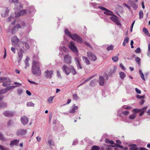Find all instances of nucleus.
Listing matches in <instances>:
<instances>
[{
    "mask_svg": "<svg viewBox=\"0 0 150 150\" xmlns=\"http://www.w3.org/2000/svg\"><path fill=\"white\" fill-rule=\"evenodd\" d=\"M123 6H126L129 9H130V8L129 6L125 3L123 4Z\"/></svg>",
    "mask_w": 150,
    "mask_h": 150,
    "instance_id": "69168bd1",
    "label": "nucleus"
},
{
    "mask_svg": "<svg viewBox=\"0 0 150 150\" xmlns=\"http://www.w3.org/2000/svg\"><path fill=\"white\" fill-rule=\"evenodd\" d=\"M120 66L123 70H125V67L122 63L120 64Z\"/></svg>",
    "mask_w": 150,
    "mask_h": 150,
    "instance_id": "0e129e2a",
    "label": "nucleus"
},
{
    "mask_svg": "<svg viewBox=\"0 0 150 150\" xmlns=\"http://www.w3.org/2000/svg\"><path fill=\"white\" fill-rule=\"evenodd\" d=\"M13 83L14 84L16 85L17 86H11L10 87H11V89L15 87H16V86H19L20 85H21V84H20V83H17V82H14Z\"/></svg>",
    "mask_w": 150,
    "mask_h": 150,
    "instance_id": "a18cd8bd",
    "label": "nucleus"
},
{
    "mask_svg": "<svg viewBox=\"0 0 150 150\" xmlns=\"http://www.w3.org/2000/svg\"><path fill=\"white\" fill-rule=\"evenodd\" d=\"M136 97L139 99H143L145 98L144 96H140V95H137L136 96Z\"/></svg>",
    "mask_w": 150,
    "mask_h": 150,
    "instance_id": "6e6d98bb",
    "label": "nucleus"
},
{
    "mask_svg": "<svg viewBox=\"0 0 150 150\" xmlns=\"http://www.w3.org/2000/svg\"><path fill=\"white\" fill-rule=\"evenodd\" d=\"M114 48V46L113 45H111L110 46H108L106 49L108 51L112 50Z\"/></svg>",
    "mask_w": 150,
    "mask_h": 150,
    "instance_id": "4c0bfd02",
    "label": "nucleus"
},
{
    "mask_svg": "<svg viewBox=\"0 0 150 150\" xmlns=\"http://www.w3.org/2000/svg\"><path fill=\"white\" fill-rule=\"evenodd\" d=\"M119 75H120V77L122 79H123L126 77V74L123 72H120L119 73Z\"/></svg>",
    "mask_w": 150,
    "mask_h": 150,
    "instance_id": "c756f323",
    "label": "nucleus"
},
{
    "mask_svg": "<svg viewBox=\"0 0 150 150\" xmlns=\"http://www.w3.org/2000/svg\"><path fill=\"white\" fill-rule=\"evenodd\" d=\"M73 97L74 99L75 100H77L79 99V98L76 94H74L73 95Z\"/></svg>",
    "mask_w": 150,
    "mask_h": 150,
    "instance_id": "3c124183",
    "label": "nucleus"
},
{
    "mask_svg": "<svg viewBox=\"0 0 150 150\" xmlns=\"http://www.w3.org/2000/svg\"><path fill=\"white\" fill-rule=\"evenodd\" d=\"M26 13V11L25 10H23L19 12H15V15L16 17H18L21 16L23 15Z\"/></svg>",
    "mask_w": 150,
    "mask_h": 150,
    "instance_id": "2eb2a0df",
    "label": "nucleus"
},
{
    "mask_svg": "<svg viewBox=\"0 0 150 150\" xmlns=\"http://www.w3.org/2000/svg\"><path fill=\"white\" fill-rule=\"evenodd\" d=\"M74 60L76 64L77 68L78 69H82V67L80 64L79 61L76 58H74Z\"/></svg>",
    "mask_w": 150,
    "mask_h": 150,
    "instance_id": "4be33fe9",
    "label": "nucleus"
},
{
    "mask_svg": "<svg viewBox=\"0 0 150 150\" xmlns=\"http://www.w3.org/2000/svg\"><path fill=\"white\" fill-rule=\"evenodd\" d=\"M99 84L100 86H103L104 83V80L103 77L100 76L99 77Z\"/></svg>",
    "mask_w": 150,
    "mask_h": 150,
    "instance_id": "5701e85b",
    "label": "nucleus"
},
{
    "mask_svg": "<svg viewBox=\"0 0 150 150\" xmlns=\"http://www.w3.org/2000/svg\"><path fill=\"white\" fill-rule=\"evenodd\" d=\"M20 120L21 123L23 125H25L28 124V118L24 116H22Z\"/></svg>",
    "mask_w": 150,
    "mask_h": 150,
    "instance_id": "ddd939ff",
    "label": "nucleus"
},
{
    "mask_svg": "<svg viewBox=\"0 0 150 150\" xmlns=\"http://www.w3.org/2000/svg\"><path fill=\"white\" fill-rule=\"evenodd\" d=\"M40 63L38 61V58L34 56L32 63V67H40Z\"/></svg>",
    "mask_w": 150,
    "mask_h": 150,
    "instance_id": "f257e3e1",
    "label": "nucleus"
},
{
    "mask_svg": "<svg viewBox=\"0 0 150 150\" xmlns=\"http://www.w3.org/2000/svg\"><path fill=\"white\" fill-rule=\"evenodd\" d=\"M70 73L71 72L72 74L74 75L76 74V71L73 66H70Z\"/></svg>",
    "mask_w": 150,
    "mask_h": 150,
    "instance_id": "393cba45",
    "label": "nucleus"
},
{
    "mask_svg": "<svg viewBox=\"0 0 150 150\" xmlns=\"http://www.w3.org/2000/svg\"><path fill=\"white\" fill-rule=\"evenodd\" d=\"M64 62L67 64H70L71 63V57L68 54L65 55L64 57Z\"/></svg>",
    "mask_w": 150,
    "mask_h": 150,
    "instance_id": "0eeeda50",
    "label": "nucleus"
},
{
    "mask_svg": "<svg viewBox=\"0 0 150 150\" xmlns=\"http://www.w3.org/2000/svg\"><path fill=\"white\" fill-rule=\"evenodd\" d=\"M111 146H112V147H114L115 146H117V147L123 149V147L122 146H121L120 144H115V146L114 145H112Z\"/></svg>",
    "mask_w": 150,
    "mask_h": 150,
    "instance_id": "864d4df0",
    "label": "nucleus"
},
{
    "mask_svg": "<svg viewBox=\"0 0 150 150\" xmlns=\"http://www.w3.org/2000/svg\"><path fill=\"white\" fill-rule=\"evenodd\" d=\"M0 140L2 141H4L5 140L3 136L0 133Z\"/></svg>",
    "mask_w": 150,
    "mask_h": 150,
    "instance_id": "13d9d810",
    "label": "nucleus"
},
{
    "mask_svg": "<svg viewBox=\"0 0 150 150\" xmlns=\"http://www.w3.org/2000/svg\"><path fill=\"white\" fill-rule=\"evenodd\" d=\"M130 150H148L147 149L143 147H137V145L134 144H132L130 145Z\"/></svg>",
    "mask_w": 150,
    "mask_h": 150,
    "instance_id": "6e6552de",
    "label": "nucleus"
},
{
    "mask_svg": "<svg viewBox=\"0 0 150 150\" xmlns=\"http://www.w3.org/2000/svg\"><path fill=\"white\" fill-rule=\"evenodd\" d=\"M135 60L136 62L138 64H140V59L139 57H135Z\"/></svg>",
    "mask_w": 150,
    "mask_h": 150,
    "instance_id": "49530a36",
    "label": "nucleus"
},
{
    "mask_svg": "<svg viewBox=\"0 0 150 150\" xmlns=\"http://www.w3.org/2000/svg\"><path fill=\"white\" fill-rule=\"evenodd\" d=\"M135 51L137 53H140L141 52V50L140 48L138 47L137 48V49Z\"/></svg>",
    "mask_w": 150,
    "mask_h": 150,
    "instance_id": "052dcab7",
    "label": "nucleus"
},
{
    "mask_svg": "<svg viewBox=\"0 0 150 150\" xmlns=\"http://www.w3.org/2000/svg\"><path fill=\"white\" fill-rule=\"evenodd\" d=\"M139 74H140V76H141V77L142 78L144 81H145V78H144V75L143 73L142 72V71L140 69L139 70Z\"/></svg>",
    "mask_w": 150,
    "mask_h": 150,
    "instance_id": "79ce46f5",
    "label": "nucleus"
},
{
    "mask_svg": "<svg viewBox=\"0 0 150 150\" xmlns=\"http://www.w3.org/2000/svg\"><path fill=\"white\" fill-rule=\"evenodd\" d=\"M72 39L74 40H76L78 43H81L83 42L82 39L76 34L72 35Z\"/></svg>",
    "mask_w": 150,
    "mask_h": 150,
    "instance_id": "423d86ee",
    "label": "nucleus"
},
{
    "mask_svg": "<svg viewBox=\"0 0 150 150\" xmlns=\"http://www.w3.org/2000/svg\"><path fill=\"white\" fill-rule=\"evenodd\" d=\"M87 56L91 61L95 62L97 59V58L93 53L90 51H88L87 53Z\"/></svg>",
    "mask_w": 150,
    "mask_h": 150,
    "instance_id": "39448f33",
    "label": "nucleus"
},
{
    "mask_svg": "<svg viewBox=\"0 0 150 150\" xmlns=\"http://www.w3.org/2000/svg\"><path fill=\"white\" fill-rule=\"evenodd\" d=\"M78 108V107L74 105L71 107L69 112L70 113H74L76 112V110H77Z\"/></svg>",
    "mask_w": 150,
    "mask_h": 150,
    "instance_id": "412c9836",
    "label": "nucleus"
},
{
    "mask_svg": "<svg viewBox=\"0 0 150 150\" xmlns=\"http://www.w3.org/2000/svg\"><path fill=\"white\" fill-rule=\"evenodd\" d=\"M36 139L38 142H40L41 140V138L40 137L38 136L36 137Z\"/></svg>",
    "mask_w": 150,
    "mask_h": 150,
    "instance_id": "774afa93",
    "label": "nucleus"
},
{
    "mask_svg": "<svg viewBox=\"0 0 150 150\" xmlns=\"http://www.w3.org/2000/svg\"><path fill=\"white\" fill-rule=\"evenodd\" d=\"M122 114L124 115H127L129 114V112L128 111H122Z\"/></svg>",
    "mask_w": 150,
    "mask_h": 150,
    "instance_id": "4d7b16f0",
    "label": "nucleus"
},
{
    "mask_svg": "<svg viewBox=\"0 0 150 150\" xmlns=\"http://www.w3.org/2000/svg\"><path fill=\"white\" fill-rule=\"evenodd\" d=\"M28 58H26L25 60V63L26 66V67H25V68L26 69L27 67H28L30 64L28 63Z\"/></svg>",
    "mask_w": 150,
    "mask_h": 150,
    "instance_id": "37998d69",
    "label": "nucleus"
},
{
    "mask_svg": "<svg viewBox=\"0 0 150 150\" xmlns=\"http://www.w3.org/2000/svg\"><path fill=\"white\" fill-rule=\"evenodd\" d=\"M17 92L18 94V95H21L22 93H23V90L21 89H19L17 90Z\"/></svg>",
    "mask_w": 150,
    "mask_h": 150,
    "instance_id": "603ef678",
    "label": "nucleus"
},
{
    "mask_svg": "<svg viewBox=\"0 0 150 150\" xmlns=\"http://www.w3.org/2000/svg\"><path fill=\"white\" fill-rule=\"evenodd\" d=\"M96 76V75H94L91 76L89 77L86 79L85 80V82L81 84L80 85V86L81 85H82L83 84H84L85 82H86L87 81H89L90 80H91V79H92L94 77H95Z\"/></svg>",
    "mask_w": 150,
    "mask_h": 150,
    "instance_id": "2f4dec72",
    "label": "nucleus"
},
{
    "mask_svg": "<svg viewBox=\"0 0 150 150\" xmlns=\"http://www.w3.org/2000/svg\"><path fill=\"white\" fill-rule=\"evenodd\" d=\"M35 104L32 102H28L27 104V105L28 106L30 107V106H33V107L34 105Z\"/></svg>",
    "mask_w": 150,
    "mask_h": 150,
    "instance_id": "de8ad7c7",
    "label": "nucleus"
},
{
    "mask_svg": "<svg viewBox=\"0 0 150 150\" xmlns=\"http://www.w3.org/2000/svg\"><path fill=\"white\" fill-rule=\"evenodd\" d=\"M135 90L136 93L139 94H140L141 93V91L137 88H135Z\"/></svg>",
    "mask_w": 150,
    "mask_h": 150,
    "instance_id": "680f3d73",
    "label": "nucleus"
},
{
    "mask_svg": "<svg viewBox=\"0 0 150 150\" xmlns=\"http://www.w3.org/2000/svg\"><path fill=\"white\" fill-rule=\"evenodd\" d=\"M54 96H50L48 98L47 101L49 103H52V101L54 99Z\"/></svg>",
    "mask_w": 150,
    "mask_h": 150,
    "instance_id": "e433bc0d",
    "label": "nucleus"
},
{
    "mask_svg": "<svg viewBox=\"0 0 150 150\" xmlns=\"http://www.w3.org/2000/svg\"><path fill=\"white\" fill-rule=\"evenodd\" d=\"M32 72L34 75L40 76L41 74L40 67H32Z\"/></svg>",
    "mask_w": 150,
    "mask_h": 150,
    "instance_id": "f03ea898",
    "label": "nucleus"
},
{
    "mask_svg": "<svg viewBox=\"0 0 150 150\" xmlns=\"http://www.w3.org/2000/svg\"><path fill=\"white\" fill-rule=\"evenodd\" d=\"M69 46L72 51L75 53H78V51L76 47L75 46V44L73 41H71L69 45Z\"/></svg>",
    "mask_w": 150,
    "mask_h": 150,
    "instance_id": "20e7f679",
    "label": "nucleus"
},
{
    "mask_svg": "<svg viewBox=\"0 0 150 150\" xmlns=\"http://www.w3.org/2000/svg\"><path fill=\"white\" fill-rule=\"evenodd\" d=\"M11 89V87H8L5 89L0 90V91L2 94L6 92L8 90H9Z\"/></svg>",
    "mask_w": 150,
    "mask_h": 150,
    "instance_id": "bb28decb",
    "label": "nucleus"
},
{
    "mask_svg": "<svg viewBox=\"0 0 150 150\" xmlns=\"http://www.w3.org/2000/svg\"><path fill=\"white\" fill-rule=\"evenodd\" d=\"M53 74V71L52 70L49 71L47 70L44 72V75L46 78L50 79L52 77V75Z\"/></svg>",
    "mask_w": 150,
    "mask_h": 150,
    "instance_id": "9d476101",
    "label": "nucleus"
},
{
    "mask_svg": "<svg viewBox=\"0 0 150 150\" xmlns=\"http://www.w3.org/2000/svg\"><path fill=\"white\" fill-rule=\"evenodd\" d=\"M3 82L2 85L4 86H7L10 85L11 81L8 78H2L1 79Z\"/></svg>",
    "mask_w": 150,
    "mask_h": 150,
    "instance_id": "7ed1b4c3",
    "label": "nucleus"
},
{
    "mask_svg": "<svg viewBox=\"0 0 150 150\" xmlns=\"http://www.w3.org/2000/svg\"><path fill=\"white\" fill-rule=\"evenodd\" d=\"M65 32L66 35L69 36L70 37H71L72 38V35H71L70 33L67 29H66L65 30Z\"/></svg>",
    "mask_w": 150,
    "mask_h": 150,
    "instance_id": "58836bf2",
    "label": "nucleus"
},
{
    "mask_svg": "<svg viewBox=\"0 0 150 150\" xmlns=\"http://www.w3.org/2000/svg\"><path fill=\"white\" fill-rule=\"evenodd\" d=\"M129 39V38L127 37L125 38L122 44L123 46H125L126 44L128 42Z\"/></svg>",
    "mask_w": 150,
    "mask_h": 150,
    "instance_id": "cd10ccee",
    "label": "nucleus"
},
{
    "mask_svg": "<svg viewBox=\"0 0 150 150\" xmlns=\"http://www.w3.org/2000/svg\"><path fill=\"white\" fill-rule=\"evenodd\" d=\"M118 57L117 56H114L112 57V59L113 61L117 62L118 60Z\"/></svg>",
    "mask_w": 150,
    "mask_h": 150,
    "instance_id": "09e8293b",
    "label": "nucleus"
},
{
    "mask_svg": "<svg viewBox=\"0 0 150 150\" xmlns=\"http://www.w3.org/2000/svg\"><path fill=\"white\" fill-rule=\"evenodd\" d=\"M142 111V109H137L136 108H134L133 110V112H135L136 113H138L139 112Z\"/></svg>",
    "mask_w": 150,
    "mask_h": 150,
    "instance_id": "8fccbe9b",
    "label": "nucleus"
},
{
    "mask_svg": "<svg viewBox=\"0 0 150 150\" xmlns=\"http://www.w3.org/2000/svg\"><path fill=\"white\" fill-rule=\"evenodd\" d=\"M22 44L23 46H24L26 50L28 49L29 48V46L27 42H23Z\"/></svg>",
    "mask_w": 150,
    "mask_h": 150,
    "instance_id": "f704fd0d",
    "label": "nucleus"
},
{
    "mask_svg": "<svg viewBox=\"0 0 150 150\" xmlns=\"http://www.w3.org/2000/svg\"><path fill=\"white\" fill-rule=\"evenodd\" d=\"M23 52L24 51L22 49H20L18 51V61H20L22 59Z\"/></svg>",
    "mask_w": 150,
    "mask_h": 150,
    "instance_id": "aec40b11",
    "label": "nucleus"
},
{
    "mask_svg": "<svg viewBox=\"0 0 150 150\" xmlns=\"http://www.w3.org/2000/svg\"><path fill=\"white\" fill-rule=\"evenodd\" d=\"M62 69L67 75H68L70 73V66L68 67L66 65H64L62 67Z\"/></svg>",
    "mask_w": 150,
    "mask_h": 150,
    "instance_id": "1a4fd4ad",
    "label": "nucleus"
},
{
    "mask_svg": "<svg viewBox=\"0 0 150 150\" xmlns=\"http://www.w3.org/2000/svg\"><path fill=\"white\" fill-rule=\"evenodd\" d=\"M82 58L83 61L87 65H89L90 64V62L87 57L85 56H83L82 57Z\"/></svg>",
    "mask_w": 150,
    "mask_h": 150,
    "instance_id": "b1692460",
    "label": "nucleus"
},
{
    "mask_svg": "<svg viewBox=\"0 0 150 150\" xmlns=\"http://www.w3.org/2000/svg\"><path fill=\"white\" fill-rule=\"evenodd\" d=\"M19 40V39L16 36H13L11 39V41L13 43H17L18 42Z\"/></svg>",
    "mask_w": 150,
    "mask_h": 150,
    "instance_id": "a878e982",
    "label": "nucleus"
},
{
    "mask_svg": "<svg viewBox=\"0 0 150 150\" xmlns=\"http://www.w3.org/2000/svg\"><path fill=\"white\" fill-rule=\"evenodd\" d=\"M48 142L50 146H51L52 145H54V142L52 141V139H49L48 141Z\"/></svg>",
    "mask_w": 150,
    "mask_h": 150,
    "instance_id": "c03bdc74",
    "label": "nucleus"
},
{
    "mask_svg": "<svg viewBox=\"0 0 150 150\" xmlns=\"http://www.w3.org/2000/svg\"><path fill=\"white\" fill-rule=\"evenodd\" d=\"M3 115L5 117H10L14 116V114L12 112L6 111L3 112Z\"/></svg>",
    "mask_w": 150,
    "mask_h": 150,
    "instance_id": "dca6fc26",
    "label": "nucleus"
},
{
    "mask_svg": "<svg viewBox=\"0 0 150 150\" xmlns=\"http://www.w3.org/2000/svg\"><path fill=\"white\" fill-rule=\"evenodd\" d=\"M112 12L111 11L107 9V10H106L104 12V13L105 14L109 16L112 15Z\"/></svg>",
    "mask_w": 150,
    "mask_h": 150,
    "instance_id": "72a5a7b5",
    "label": "nucleus"
},
{
    "mask_svg": "<svg viewBox=\"0 0 150 150\" xmlns=\"http://www.w3.org/2000/svg\"><path fill=\"white\" fill-rule=\"evenodd\" d=\"M128 4L130 5L134 10H136L138 7V5L133 0H129L128 1Z\"/></svg>",
    "mask_w": 150,
    "mask_h": 150,
    "instance_id": "f8f14e48",
    "label": "nucleus"
},
{
    "mask_svg": "<svg viewBox=\"0 0 150 150\" xmlns=\"http://www.w3.org/2000/svg\"><path fill=\"white\" fill-rule=\"evenodd\" d=\"M110 19L117 25H121L120 23L118 20L117 18L115 16H111L110 17Z\"/></svg>",
    "mask_w": 150,
    "mask_h": 150,
    "instance_id": "6ab92c4d",
    "label": "nucleus"
},
{
    "mask_svg": "<svg viewBox=\"0 0 150 150\" xmlns=\"http://www.w3.org/2000/svg\"><path fill=\"white\" fill-rule=\"evenodd\" d=\"M9 10L7 8H5L3 9V12L1 13V16L3 17H5L8 14Z\"/></svg>",
    "mask_w": 150,
    "mask_h": 150,
    "instance_id": "a211bd4d",
    "label": "nucleus"
},
{
    "mask_svg": "<svg viewBox=\"0 0 150 150\" xmlns=\"http://www.w3.org/2000/svg\"><path fill=\"white\" fill-rule=\"evenodd\" d=\"M98 7L99 8L101 9H102L103 10H104L105 11L106 10H107V8H105L103 7L99 6Z\"/></svg>",
    "mask_w": 150,
    "mask_h": 150,
    "instance_id": "338daca9",
    "label": "nucleus"
},
{
    "mask_svg": "<svg viewBox=\"0 0 150 150\" xmlns=\"http://www.w3.org/2000/svg\"><path fill=\"white\" fill-rule=\"evenodd\" d=\"M143 31L146 35H148L149 37H150V34L146 28H144L143 29Z\"/></svg>",
    "mask_w": 150,
    "mask_h": 150,
    "instance_id": "7c9ffc66",
    "label": "nucleus"
},
{
    "mask_svg": "<svg viewBox=\"0 0 150 150\" xmlns=\"http://www.w3.org/2000/svg\"><path fill=\"white\" fill-rule=\"evenodd\" d=\"M96 80L95 79H94L92 80V81H91L90 82V86H92L93 84H94L95 83V82H96Z\"/></svg>",
    "mask_w": 150,
    "mask_h": 150,
    "instance_id": "bf43d9fd",
    "label": "nucleus"
},
{
    "mask_svg": "<svg viewBox=\"0 0 150 150\" xmlns=\"http://www.w3.org/2000/svg\"><path fill=\"white\" fill-rule=\"evenodd\" d=\"M19 142V140L16 139L11 141L10 144V146L11 147H12L13 146H17Z\"/></svg>",
    "mask_w": 150,
    "mask_h": 150,
    "instance_id": "f3484780",
    "label": "nucleus"
},
{
    "mask_svg": "<svg viewBox=\"0 0 150 150\" xmlns=\"http://www.w3.org/2000/svg\"><path fill=\"white\" fill-rule=\"evenodd\" d=\"M100 147L98 146L94 145L92 146L91 150H99Z\"/></svg>",
    "mask_w": 150,
    "mask_h": 150,
    "instance_id": "473e14b6",
    "label": "nucleus"
},
{
    "mask_svg": "<svg viewBox=\"0 0 150 150\" xmlns=\"http://www.w3.org/2000/svg\"><path fill=\"white\" fill-rule=\"evenodd\" d=\"M7 104L5 103H0V106L1 108H6L7 107Z\"/></svg>",
    "mask_w": 150,
    "mask_h": 150,
    "instance_id": "a19ab883",
    "label": "nucleus"
},
{
    "mask_svg": "<svg viewBox=\"0 0 150 150\" xmlns=\"http://www.w3.org/2000/svg\"><path fill=\"white\" fill-rule=\"evenodd\" d=\"M139 18L142 19L143 18L144 14H143V12L141 10L139 11Z\"/></svg>",
    "mask_w": 150,
    "mask_h": 150,
    "instance_id": "ea45409f",
    "label": "nucleus"
},
{
    "mask_svg": "<svg viewBox=\"0 0 150 150\" xmlns=\"http://www.w3.org/2000/svg\"><path fill=\"white\" fill-rule=\"evenodd\" d=\"M27 133L26 129H18L17 132V134L18 136H23L25 134Z\"/></svg>",
    "mask_w": 150,
    "mask_h": 150,
    "instance_id": "4468645a",
    "label": "nucleus"
},
{
    "mask_svg": "<svg viewBox=\"0 0 150 150\" xmlns=\"http://www.w3.org/2000/svg\"><path fill=\"white\" fill-rule=\"evenodd\" d=\"M0 149L1 150H9V149L3 146L0 145Z\"/></svg>",
    "mask_w": 150,
    "mask_h": 150,
    "instance_id": "5fc2aeb1",
    "label": "nucleus"
},
{
    "mask_svg": "<svg viewBox=\"0 0 150 150\" xmlns=\"http://www.w3.org/2000/svg\"><path fill=\"white\" fill-rule=\"evenodd\" d=\"M136 116V113H134L132 115H130L129 116V118L131 120L134 119Z\"/></svg>",
    "mask_w": 150,
    "mask_h": 150,
    "instance_id": "c9c22d12",
    "label": "nucleus"
},
{
    "mask_svg": "<svg viewBox=\"0 0 150 150\" xmlns=\"http://www.w3.org/2000/svg\"><path fill=\"white\" fill-rule=\"evenodd\" d=\"M123 108L124 109L127 110H130L132 109V107L131 106H129L126 107H125L124 106L123 107Z\"/></svg>",
    "mask_w": 150,
    "mask_h": 150,
    "instance_id": "e2e57ef3",
    "label": "nucleus"
},
{
    "mask_svg": "<svg viewBox=\"0 0 150 150\" xmlns=\"http://www.w3.org/2000/svg\"><path fill=\"white\" fill-rule=\"evenodd\" d=\"M13 2L15 3V6L16 9H21L23 8V4L20 2H18L19 0H11Z\"/></svg>",
    "mask_w": 150,
    "mask_h": 150,
    "instance_id": "9b49d317",
    "label": "nucleus"
},
{
    "mask_svg": "<svg viewBox=\"0 0 150 150\" xmlns=\"http://www.w3.org/2000/svg\"><path fill=\"white\" fill-rule=\"evenodd\" d=\"M16 28H17V30H18V28H20V25L19 24H17L15 27L13 28L11 31L13 34H14V31L16 29Z\"/></svg>",
    "mask_w": 150,
    "mask_h": 150,
    "instance_id": "c85d7f7f",
    "label": "nucleus"
}]
</instances>
